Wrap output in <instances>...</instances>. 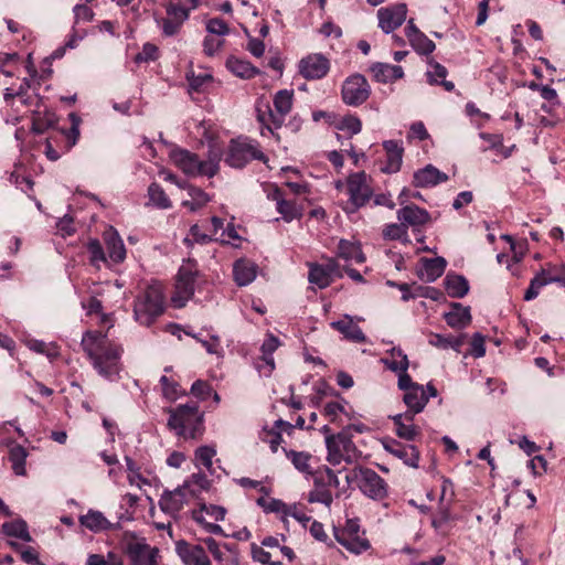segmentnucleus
<instances>
[{"instance_id":"f257e3e1","label":"nucleus","mask_w":565,"mask_h":565,"mask_svg":"<svg viewBox=\"0 0 565 565\" xmlns=\"http://www.w3.org/2000/svg\"><path fill=\"white\" fill-rule=\"evenodd\" d=\"M81 347L100 376L113 381L119 374L122 349L111 342L106 333L86 331Z\"/></svg>"},{"instance_id":"f03ea898","label":"nucleus","mask_w":565,"mask_h":565,"mask_svg":"<svg viewBox=\"0 0 565 565\" xmlns=\"http://www.w3.org/2000/svg\"><path fill=\"white\" fill-rule=\"evenodd\" d=\"M168 427L184 439H196L203 434V414L196 403H186L169 408Z\"/></svg>"},{"instance_id":"7ed1b4c3","label":"nucleus","mask_w":565,"mask_h":565,"mask_svg":"<svg viewBox=\"0 0 565 565\" xmlns=\"http://www.w3.org/2000/svg\"><path fill=\"white\" fill-rule=\"evenodd\" d=\"M164 311V295L160 284L149 285L134 302V318L145 327L151 326Z\"/></svg>"},{"instance_id":"20e7f679","label":"nucleus","mask_w":565,"mask_h":565,"mask_svg":"<svg viewBox=\"0 0 565 565\" xmlns=\"http://www.w3.org/2000/svg\"><path fill=\"white\" fill-rule=\"evenodd\" d=\"M171 161L188 177L205 175L214 177L218 171L217 156H210L206 160H201L198 154L181 148L173 149L170 152Z\"/></svg>"},{"instance_id":"39448f33","label":"nucleus","mask_w":565,"mask_h":565,"mask_svg":"<svg viewBox=\"0 0 565 565\" xmlns=\"http://www.w3.org/2000/svg\"><path fill=\"white\" fill-rule=\"evenodd\" d=\"M326 446L328 449L327 461L332 466L340 465L342 461L353 463L359 458V450L352 438L345 433L327 436Z\"/></svg>"},{"instance_id":"423d86ee","label":"nucleus","mask_w":565,"mask_h":565,"mask_svg":"<svg viewBox=\"0 0 565 565\" xmlns=\"http://www.w3.org/2000/svg\"><path fill=\"white\" fill-rule=\"evenodd\" d=\"M345 188L349 201L344 206V211L349 214L355 213L360 207L364 206L373 194L364 172L350 174L347 179Z\"/></svg>"},{"instance_id":"0eeeda50","label":"nucleus","mask_w":565,"mask_h":565,"mask_svg":"<svg viewBox=\"0 0 565 565\" xmlns=\"http://www.w3.org/2000/svg\"><path fill=\"white\" fill-rule=\"evenodd\" d=\"M252 160L265 161L266 157L257 143L247 139L232 140L225 162L233 168H243Z\"/></svg>"},{"instance_id":"6e6552de","label":"nucleus","mask_w":565,"mask_h":565,"mask_svg":"<svg viewBox=\"0 0 565 565\" xmlns=\"http://www.w3.org/2000/svg\"><path fill=\"white\" fill-rule=\"evenodd\" d=\"M334 536L339 544L352 553L360 554L370 548V542L356 519L348 520L342 529L335 527Z\"/></svg>"},{"instance_id":"1a4fd4ad","label":"nucleus","mask_w":565,"mask_h":565,"mask_svg":"<svg viewBox=\"0 0 565 565\" xmlns=\"http://www.w3.org/2000/svg\"><path fill=\"white\" fill-rule=\"evenodd\" d=\"M124 552L129 559V565H159V550L151 547L143 539L131 536L126 540Z\"/></svg>"},{"instance_id":"9d476101","label":"nucleus","mask_w":565,"mask_h":565,"mask_svg":"<svg viewBox=\"0 0 565 565\" xmlns=\"http://www.w3.org/2000/svg\"><path fill=\"white\" fill-rule=\"evenodd\" d=\"M371 87L361 74L349 76L342 84V100L349 106H360L367 100Z\"/></svg>"},{"instance_id":"9b49d317","label":"nucleus","mask_w":565,"mask_h":565,"mask_svg":"<svg viewBox=\"0 0 565 565\" xmlns=\"http://www.w3.org/2000/svg\"><path fill=\"white\" fill-rule=\"evenodd\" d=\"M437 390L434 385L427 384L426 388L420 384L413 386L412 390L404 394L403 401L407 406L406 420L413 422L416 414H419L425 408L429 397H435Z\"/></svg>"},{"instance_id":"f8f14e48","label":"nucleus","mask_w":565,"mask_h":565,"mask_svg":"<svg viewBox=\"0 0 565 565\" xmlns=\"http://www.w3.org/2000/svg\"><path fill=\"white\" fill-rule=\"evenodd\" d=\"M195 270L190 266H181L175 281V291L171 300L177 308L185 306L194 295Z\"/></svg>"},{"instance_id":"ddd939ff","label":"nucleus","mask_w":565,"mask_h":565,"mask_svg":"<svg viewBox=\"0 0 565 565\" xmlns=\"http://www.w3.org/2000/svg\"><path fill=\"white\" fill-rule=\"evenodd\" d=\"M360 491L373 500H383L387 497V483L373 469L364 467L360 471Z\"/></svg>"},{"instance_id":"4468645a","label":"nucleus","mask_w":565,"mask_h":565,"mask_svg":"<svg viewBox=\"0 0 565 565\" xmlns=\"http://www.w3.org/2000/svg\"><path fill=\"white\" fill-rule=\"evenodd\" d=\"M188 492L192 495L195 494L193 490H190L189 482H184L172 491L166 490L159 500L160 509L170 515L178 514L186 503Z\"/></svg>"},{"instance_id":"2eb2a0df","label":"nucleus","mask_w":565,"mask_h":565,"mask_svg":"<svg viewBox=\"0 0 565 565\" xmlns=\"http://www.w3.org/2000/svg\"><path fill=\"white\" fill-rule=\"evenodd\" d=\"M407 15V7L405 3H398L392 7H385L377 10L379 26L388 34L398 29Z\"/></svg>"},{"instance_id":"dca6fc26","label":"nucleus","mask_w":565,"mask_h":565,"mask_svg":"<svg viewBox=\"0 0 565 565\" xmlns=\"http://www.w3.org/2000/svg\"><path fill=\"white\" fill-rule=\"evenodd\" d=\"M330 68L329 60L319 53L310 54L299 62V73L306 79H320Z\"/></svg>"},{"instance_id":"f3484780","label":"nucleus","mask_w":565,"mask_h":565,"mask_svg":"<svg viewBox=\"0 0 565 565\" xmlns=\"http://www.w3.org/2000/svg\"><path fill=\"white\" fill-rule=\"evenodd\" d=\"M310 476L313 480V488L308 493V501L310 503H322L328 508L331 507L333 502V495L327 483L323 468H319Z\"/></svg>"},{"instance_id":"a211bd4d","label":"nucleus","mask_w":565,"mask_h":565,"mask_svg":"<svg viewBox=\"0 0 565 565\" xmlns=\"http://www.w3.org/2000/svg\"><path fill=\"white\" fill-rule=\"evenodd\" d=\"M175 551L185 565H211L210 558L201 545L179 541Z\"/></svg>"},{"instance_id":"6ab92c4d","label":"nucleus","mask_w":565,"mask_h":565,"mask_svg":"<svg viewBox=\"0 0 565 565\" xmlns=\"http://www.w3.org/2000/svg\"><path fill=\"white\" fill-rule=\"evenodd\" d=\"M294 92L289 89H282L275 94L274 107L276 114L271 109L268 110V117L275 128H279L282 125L284 118L290 113L292 108Z\"/></svg>"},{"instance_id":"aec40b11","label":"nucleus","mask_w":565,"mask_h":565,"mask_svg":"<svg viewBox=\"0 0 565 565\" xmlns=\"http://www.w3.org/2000/svg\"><path fill=\"white\" fill-rule=\"evenodd\" d=\"M384 449L412 468L418 467L419 451L413 445H403L395 439L384 443Z\"/></svg>"},{"instance_id":"412c9836","label":"nucleus","mask_w":565,"mask_h":565,"mask_svg":"<svg viewBox=\"0 0 565 565\" xmlns=\"http://www.w3.org/2000/svg\"><path fill=\"white\" fill-rule=\"evenodd\" d=\"M448 175L439 171L433 164H427L425 168L417 170L413 177V184L416 188H429L439 183L446 182Z\"/></svg>"},{"instance_id":"4be33fe9","label":"nucleus","mask_w":565,"mask_h":565,"mask_svg":"<svg viewBox=\"0 0 565 565\" xmlns=\"http://www.w3.org/2000/svg\"><path fill=\"white\" fill-rule=\"evenodd\" d=\"M397 218L407 228L426 224L430 220V215L425 209L409 204L397 211Z\"/></svg>"},{"instance_id":"5701e85b","label":"nucleus","mask_w":565,"mask_h":565,"mask_svg":"<svg viewBox=\"0 0 565 565\" xmlns=\"http://www.w3.org/2000/svg\"><path fill=\"white\" fill-rule=\"evenodd\" d=\"M330 326L352 342L363 343L366 341L365 334L361 328L353 321L352 317L348 315L338 321H332Z\"/></svg>"},{"instance_id":"b1692460","label":"nucleus","mask_w":565,"mask_h":565,"mask_svg":"<svg viewBox=\"0 0 565 565\" xmlns=\"http://www.w3.org/2000/svg\"><path fill=\"white\" fill-rule=\"evenodd\" d=\"M383 148L386 151V163L382 171L385 173L399 171L403 162V147L395 140H387L383 142Z\"/></svg>"},{"instance_id":"393cba45","label":"nucleus","mask_w":565,"mask_h":565,"mask_svg":"<svg viewBox=\"0 0 565 565\" xmlns=\"http://www.w3.org/2000/svg\"><path fill=\"white\" fill-rule=\"evenodd\" d=\"M450 311L444 315L447 324L452 329H465L471 322L470 308L459 302H451Z\"/></svg>"},{"instance_id":"a878e982","label":"nucleus","mask_w":565,"mask_h":565,"mask_svg":"<svg viewBox=\"0 0 565 565\" xmlns=\"http://www.w3.org/2000/svg\"><path fill=\"white\" fill-rule=\"evenodd\" d=\"M268 198L276 202V209L286 222L300 217L301 213L297 204L294 201L285 200L282 191L279 188H275L268 194Z\"/></svg>"},{"instance_id":"bb28decb","label":"nucleus","mask_w":565,"mask_h":565,"mask_svg":"<svg viewBox=\"0 0 565 565\" xmlns=\"http://www.w3.org/2000/svg\"><path fill=\"white\" fill-rule=\"evenodd\" d=\"M104 241L107 247L108 257L113 263H121L126 257V248L122 239L114 227H109L104 233Z\"/></svg>"},{"instance_id":"cd10ccee","label":"nucleus","mask_w":565,"mask_h":565,"mask_svg":"<svg viewBox=\"0 0 565 565\" xmlns=\"http://www.w3.org/2000/svg\"><path fill=\"white\" fill-rule=\"evenodd\" d=\"M370 71L376 82L393 83L404 76V71L399 65H391L387 63H374Z\"/></svg>"},{"instance_id":"c85d7f7f","label":"nucleus","mask_w":565,"mask_h":565,"mask_svg":"<svg viewBox=\"0 0 565 565\" xmlns=\"http://www.w3.org/2000/svg\"><path fill=\"white\" fill-rule=\"evenodd\" d=\"M280 341L273 334H268V337L264 340L260 351H262V360L265 363L264 366L258 365L259 371H264L266 375H270L275 369V361L273 353L279 348Z\"/></svg>"},{"instance_id":"c756f323","label":"nucleus","mask_w":565,"mask_h":565,"mask_svg":"<svg viewBox=\"0 0 565 565\" xmlns=\"http://www.w3.org/2000/svg\"><path fill=\"white\" fill-rule=\"evenodd\" d=\"M396 435L405 440H414L420 433L419 428L413 422L406 420V413L397 414L391 417Z\"/></svg>"},{"instance_id":"7c9ffc66","label":"nucleus","mask_w":565,"mask_h":565,"mask_svg":"<svg viewBox=\"0 0 565 565\" xmlns=\"http://www.w3.org/2000/svg\"><path fill=\"white\" fill-rule=\"evenodd\" d=\"M446 265L447 263L443 257L425 258L420 277L428 282L435 281L444 274Z\"/></svg>"},{"instance_id":"2f4dec72","label":"nucleus","mask_w":565,"mask_h":565,"mask_svg":"<svg viewBox=\"0 0 565 565\" xmlns=\"http://www.w3.org/2000/svg\"><path fill=\"white\" fill-rule=\"evenodd\" d=\"M445 287L451 298H462L469 291L468 280L456 274H448L445 278Z\"/></svg>"},{"instance_id":"473e14b6","label":"nucleus","mask_w":565,"mask_h":565,"mask_svg":"<svg viewBox=\"0 0 565 565\" xmlns=\"http://www.w3.org/2000/svg\"><path fill=\"white\" fill-rule=\"evenodd\" d=\"M79 522L93 532H100L113 527L110 522L99 511L89 510L87 514L79 518Z\"/></svg>"},{"instance_id":"72a5a7b5","label":"nucleus","mask_w":565,"mask_h":565,"mask_svg":"<svg viewBox=\"0 0 565 565\" xmlns=\"http://www.w3.org/2000/svg\"><path fill=\"white\" fill-rule=\"evenodd\" d=\"M234 278L238 286L250 284L256 277V266L246 260H237L233 268Z\"/></svg>"},{"instance_id":"f704fd0d","label":"nucleus","mask_w":565,"mask_h":565,"mask_svg":"<svg viewBox=\"0 0 565 565\" xmlns=\"http://www.w3.org/2000/svg\"><path fill=\"white\" fill-rule=\"evenodd\" d=\"M29 454L28 450L21 445H13L9 450V461L11 462V468L17 476H25V462Z\"/></svg>"},{"instance_id":"c9c22d12","label":"nucleus","mask_w":565,"mask_h":565,"mask_svg":"<svg viewBox=\"0 0 565 565\" xmlns=\"http://www.w3.org/2000/svg\"><path fill=\"white\" fill-rule=\"evenodd\" d=\"M338 256L344 260H353L358 264L365 262V256L356 243L341 239L338 245Z\"/></svg>"},{"instance_id":"e433bc0d","label":"nucleus","mask_w":565,"mask_h":565,"mask_svg":"<svg viewBox=\"0 0 565 565\" xmlns=\"http://www.w3.org/2000/svg\"><path fill=\"white\" fill-rule=\"evenodd\" d=\"M284 451L286 454V457L291 461V463L298 471L307 476H310L316 471L312 470L311 468L310 460L312 457L309 452L287 449H284Z\"/></svg>"},{"instance_id":"4c0bfd02","label":"nucleus","mask_w":565,"mask_h":565,"mask_svg":"<svg viewBox=\"0 0 565 565\" xmlns=\"http://www.w3.org/2000/svg\"><path fill=\"white\" fill-rule=\"evenodd\" d=\"M381 361L393 372H405L409 365L407 355L398 348H393L390 358H383Z\"/></svg>"},{"instance_id":"58836bf2","label":"nucleus","mask_w":565,"mask_h":565,"mask_svg":"<svg viewBox=\"0 0 565 565\" xmlns=\"http://www.w3.org/2000/svg\"><path fill=\"white\" fill-rule=\"evenodd\" d=\"M226 67L236 76L242 78H252L258 74V70L248 61L230 57L226 61Z\"/></svg>"},{"instance_id":"ea45409f","label":"nucleus","mask_w":565,"mask_h":565,"mask_svg":"<svg viewBox=\"0 0 565 565\" xmlns=\"http://www.w3.org/2000/svg\"><path fill=\"white\" fill-rule=\"evenodd\" d=\"M327 270L322 265H310L309 282L318 286L320 289L327 288L332 282V276Z\"/></svg>"},{"instance_id":"a19ab883","label":"nucleus","mask_w":565,"mask_h":565,"mask_svg":"<svg viewBox=\"0 0 565 565\" xmlns=\"http://www.w3.org/2000/svg\"><path fill=\"white\" fill-rule=\"evenodd\" d=\"M149 201L158 209H170L172 206L170 199L164 190L158 183H151L148 188Z\"/></svg>"},{"instance_id":"79ce46f5","label":"nucleus","mask_w":565,"mask_h":565,"mask_svg":"<svg viewBox=\"0 0 565 565\" xmlns=\"http://www.w3.org/2000/svg\"><path fill=\"white\" fill-rule=\"evenodd\" d=\"M188 190H189V195L191 196V200L183 201L182 205L185 207H189L191 211L194 212V211L201 209L210 201L209 195L200 188L189 185Z\"/></svg>"},{"instance_id":"37998d69","label":"nucleus","mask_w":565,"mask_h":565,"mask_svg":"<svg viewBox=\"0 0 565 565\" xmlns=\"http://www.w3.org/2000/svg\"><path fill=\"white\" fill-rule=\"evenodd\" d=\"M2 529L8 536L21 539L25 542L31 541V536L28 531V525L22 520L4 523L2 525Z\"/></svg>"},{"instance_id":"c03bdc74","label":"nucleus","mask_w":565,"mask_h":565,"mask_svg":"<svg viewBox=\"0 0 565 565\" xmlns=\"http://www.w3.org/2000/svg\"><path fill=\"white\" fill-rule=\"evenodd\" d=\"M409 41V44L412 45V47L418 53V54H422V55H428L430 53H433L436 49V45L435 43L427 38L426 34H424L423 32L418 33L417 35H415L414 38H412Z\"/></svg>"},{"instance_id":"a18cd8bd","label":"nucleus","mask_w":565,"mask_h":565,"mask_svg":"<svg viewBox=\"0 0 565 565\" xmlns=\"http://www.w3.org/2000/svg\"><path fill=\"white\" fill-rule=\"evenodd\" d=\"M257 504L264 509L267 513H280L281 514V521L286 522L285 513L287 510L288 504H286L284 501L279 499H269L266 500L264 498L257 499Z\"/></svg>"},{"instance_id":"49530a36","label":"nucleus","mask_w":565,"mask_h":565,"mask_svg":"<svg viewBox=\"0 0 565 565\" xmlns=\"http://www.w3.org/2000/svg\"><path fill=\"white\" fill-rule=\"evenodd\" d=\"M160 383L163 396L170 401H175L179 396L184 394L179 383L170 380L167 375L160 377Z\"/></svg>"},{"instance_id":"de8ad7c7","label":"nucleus","mask_w":565,"mask_h":565,"mask_svg":"<svg viewBox=\"0 0 565 565\" xmlns=\"http://www.w3.org/2000/svg\"><path fill=\"white\" fill-rule=\"evenodd\" d=\"M337 128L353 136L361 131L362 122L356 116L348 115L338 122Z\"/></svg>"},{"instance_id":"09e8293b","label":"nucleus","mask_w":565,"mask_h":565,"mask_svg":"<svg viewBox=\"0 0 565 565\" xmlns=\"http://www.w3.org/2000/svg\"><path fill=\"white\" fill-rule=\"evenodd\" d=\"M215 455L216 450L214 447L201 446L195 451V460L207 470H211Z\"/></svg>"},{"instance_id":"8fccbe9b","label":"nucleus","mask_w":565,"mask_h":565,"mask_svg":"<svg viewBox=\"0 0 565 565\" xmlns=\"http://www.w3.org/2000/svg\"><path fill=\"white\" fill-rule=\"evenodd\" d=\"M204 543L216 561L221 563L226 562L225 565H237V562L235 559H228V555L220 548L218 543L214 539L207 537L204 540Z\"/></svg>"},{"instance_id":"3c124183","label":"nucleus","mask_w":565,"mask_h":565,"mask_svg":"<svg viewBox=\"0 0 565 565\" xmlns=\"http://www.w3.org/2000/svg\"><path fill=\"white\" fill-rule=\"evenodd\" d=\"M252 557L254 561L259 562L264 565H281V561L271 559V553L265 551L263 546L252 544Z\"/></svg>"},{"instance_id":"603ef678","label":"nucleus","mask_w":565,"mask_h":565,"mask_svg":"<svg viewBox=\"0 0 565 565\" xmlns=\"http://www.w3.org/2000/svg\"><path fill=\"white\" fill-rule=\"evenodd\" d=\"M157 58L158 47L152 43H146L135 57L137 63L156 61Z\"/></svg>"},{"instance_id":"864d4df0","label":"nucleus","mask_w":565,"mask_h":565,"mask_svg":"<svg viewBox=\"0 0 565 565\" xmlns=\"http://www.w3.org/2000/svg\"><path fill=\"white\" fill-rule=\"evenodd\" d=\"M430 70L427 72V76L430 83H439V79H444L447 76V70L444 65L438 62L429 61Z\"/></svg>"},{"instance_id":"5fc2aeb1","label":"nucleus","mask_w":565,"mask_h":565,"mask_svg":"<svg viewBox=\"0 0 565 565\" xmlns=\"http://www.w3.org/2000/svg\"><path fill=\"white\" fill-rule=\"evenodd\" d=\"M206 30H207V32H210L212 34L221 35V36L226 35L230 32V28L225 23V21H223L222 19H218V18L210 19L206 22Z\"/></svg>"},{"instance_id":"6e6d98bb","label":"nucleus","mask_w":565,"mask_h":565,"mask_svg":"<svg viewBox=\"0 0 565 565\" xmlns=\"http://www.w3.org/2000/svg\"><path fill=\"white\" fill-rule=\"evenodd\" d=\"M407 228L403 223H392L385 226L383 230V236L388 239H399L402 236L406 235Z\"/></svg>"},{"instance_id":"4d7b16f0","label":"nucleus","mask_w":565,"mask_h":565,"mask_svg":"<svg viewBox=\"0 0 565 565\" xmlns=\"http://www.w3.org/2000/svg\"><path fill=\"white\" fill-rule=\"evenodd\" d=\"M212 393L211 385L202 380L195 381L191 386V394L200 399H206Z\"/></svg>"},{"instance_id":"13d9d810","label":"nucleus","mask_w":565,"mask_h":565,"mask_svg":"<svg viewBox=\"0 0 565 565\" xmlns=\"http://www.w3.org/2000/svg\"><path fill=\"white\" fill-rule=\"evenodd\" d=\"M288 516L294 518L299 523H301L305 527L311 521V518L308 516L306 513H303L301 510H299L297 504H292V505H288L287 507V510H286V513H285V518H286V522H284L285 524L288 523V520H287Z\"/></svg>"},{"instance_id":"bf43d9fd","label":"nucleus","mask_w":565,"mask_h":565,"mask_svg":"<svg viewBox=\"0 0 565 565\" xmlns=\"http://www.w3.org/2000/svg\"><path fill=\"white\" fill-rule=\"evenodd\" d=\"M210 354L222 355L223 349L221 347V341L217 335H212L210 340H202L194 337Z\"/></svg>"},{"instance_id":"052dcab7","label":"nucleus","mask_w":565,"mask_h":565,"mask_svg":"<svg viewBox=\"0 0 565 565\" xmlns=\"http://www.w3.org/2000/svg\"><path fill=\"white\" fill-rule=\"evenodd\" d=\"M87 248L90 254V259L93 263L106 260V256H105L103 246L98 239L89 241Z\"/></svg>"},{"instance_id":"680f3d73","label":"nucleus","mask_w":565,"mask_h":565,"mask_svg":"<svg viewBox=\"0 0 565 565\" xmlns=\"http://www.w3.org/2000/svg\"><path fill=\"white\" fill-rule=\"evenodd\" d=\"M471 354L475 358H482L486 354L484 338L479 332H477L472 335Z\"/></svg>"},{"instance_id":"e2e57ef3","label":"nucleus","mask_w":565,"mask_h":565,"mask_svg":"<svg viewBox=\"0 0 565 565\" xmlns=\"http://www.w3.org/2000/svg\"><path fill=\"white\" fill-rule=\"evenodd\" d=\"M167 13L169 17H171L173 20H177L181 23H183L188 17H189V10L180 4L171 3L167 8Z\"/></svg>"},{"instance_id":"0e129e2a","label":"nucleus","mask_w":565,"mask_h":565,"mask_svg":"<svg viewBox=\"0 0 565 565\" xmlns=\"http://www.w3.org/2000/svg\"><path fill=\"white\" fill-rule=\"evenodd\" d=\"M429 137L425 125L422 121L414 122L409 128L408 138H417L419 140H425Z\"/></svg>"},{"instance_id":"69168bd1","label":"nucleus","mask_w":565,"mask_h":565,"mask_svg":"<svg viewBox=\"0 0 565 565\" xmlns=\"http://www.w3.org/2000/svg\"><path fill=\"white\" fill-rule=\"evenodd\" d=\"M222 45V40L205 38L203 42L204 53L209 56H212L220 50Z\"/></svg>"},{"instance_id":"338daca9","label":"nucleus","mask_w":565,"mask_h":565,"mask_svg":"<svg viewBox=\"0 0 565 565\" xmlns=\"http://www.w3.org/2000/svg\"><path fill=\"white\" fill-rule=\"evenodd\" d=\"M450 337H444L438 333H431L428 343L435 348L447 350L449 349Z\"/></svg>"},{"instance_id":"774afa93","label":"nucleus","mask_w":565,"mask_h":565,"mask_svg":"<svg viewBox=\"0 0 565 565\" xmlns=\"http://www.w3.org/2000/svg\"><path fill=\"white\" fill-rule=\"evenodd\" d=\"M74 14L77 21H90L94 17L92 9L85 4H76L74 7Z\"/></svg>"}]
</instances>
